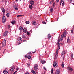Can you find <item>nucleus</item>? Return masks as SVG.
I'll return each mask as SVG.
<instances>
[{
	"instance_id": "56",
	"label": "nucleus",
	"mask_w": 74,
	"mask_h": 74,
	"mask_svg": "<svg viewBox=\"0 0 74 74\" xmlns=\"http://www.w3.org/2000/svg\"><path fill=\"white\" fill-rule=\"evenodd\" d=\"M16 70H18V68L16 69Z\"/></svg>"
},
{
	"instance_id": "24",
	"label": "nucleus",
	"mask_w": 74,
	"mask_h": 74,
	"mask_svg": "<svg viewBox=\"0 0 74 74\" xmlns=\"http://www.w3.org/2000/svg\"><path fill=\"white\" fill-rule=\"evenodd\" d=\"M27 58L28 59H31V56L30 55H29L27 56Z\"/></svg>"
},
{
	"instance_id": "55",
	"label": "nucleus",
	"mask_w": 74,
	"mask_h": 74,
	"mask_svg": "<svg viewBox=\"0 0 74 74\" xmlns=\"http://www.w3.org/2000/svg\"><path fill=\"white\" fill-rule=\"evenodd\" d=\"M73 29H74V27H73Z\"/></svg>"
},
{
	"instance_id": "29",
	"label": "nucleus",
	"mask_w": 74,
	"mask_h": 74,
	"mask_svg": "<svg viewBox=\"0 0 74 74\" xmlns=\"http://www.w3.org/2000/svg\"><path fill=\"white\" fill-rule=\"evenodd\" d=\"M31 72L32 73H36V71H34V70H32L31 71Z\"/></svg>"
},
{
	"instance_id": "43",
	"label": "nucleus",
	"mask_w": 74,
	"mask_h": 74,
	"mask_svg": "<svg viewBox=\"0 0 74 74\" xmlns=\"http://www.w3.org/2000/svg\"><path fill=\"white\" fill-rule=\"evenodd\" d=\"M72 1H73L72 0H70L69 1L70 3H72Z\"/></svg>"
},
{
	"instance_id": "15",
	"label": "nucleus",
	"mask_w": 74,
	"mask_h": 74,
	"mask_svg": "<svg viewBox=\"0 0 74 74\" xmlns=\"http://www.w3.org/2000/svg\"><path fill=\"white\" fill-rule=\"evenodd\" d=\"M1 10L2 12L3 13H5V9L3 8H1Z\"/></svg>"
},
{
	"instance_id": "21",
	"label": "nucleus",
	"mask_w": 74,
	"mask_h": 74,
	"mask_svg": "<svg viewBox=\"0 0 74 74\" xmlns=\"http://www.w3.org/2000/svg\"><path fill=\"white\" fill-rule=\"evenodd\" d=\"M11 23H12V25H14L15 24V21H12L11 22Z\"/></svg>"
},
{
	"instance_id": "32",
	"label": "nucleus",
	"mask_w": 74,
	"mask_h": 74,
	"mask_svg": "<svg viewBox=\"0 0 74 74\" xmlns=\"http://www.w3.org/2000/svg\"><path fill=\"white\" fill-rule=\"evenodd\" d=\"M27 34L28 36H29L30 35V32L27 31Z\"/></svg>"
},
{
	"instance_id": "23",
	"label": "nucleus",
	"mask_w": 74,
	"mask_h": 74,
	"mask_svg": "<svg viewBox=\"0 0 74 74\" xmlns=\"http://www.w3.org/2000/svg\"><path fill=\"white\" fill-rule=\"evenodd\" d=\"M19 29L20 30H22V29H23L22 27L21 26H20Z\"/></svg>"
},
{
	"instance_id": "54",
	"label": "nucleus",
	"mask_w": 74,
	"mask_h": 74,
	"mask_svg": "<svg viewBox=\"0 0 74 74\" xmlns=\"http://www.w3.org/2000/svg\"><path fill=\"white\" fill-rule=\"evenodd\" d=\"M16 2L18 1V0H16Z\"/></svg>"
},
{
	"instance_id": "45",
	"label": "nucleus",
	"mask_w": 74,
	"mask_h": 74,
	"mask_svg": "<svg viewBox=\"0 0 74 74\" xmlns=\"http://www.w3.org/2000/svg\"><path fill=\"white\" fill-rule=\"evenodd\" d=\"M56 1L57 2V3H58L59 1V0H56Z\"/></svg>"
},
{
	"instance_id": "2",
	"label": "nucleus",
	"mask_w": 74,
	"mask_h": 74,
	"mask_svg": "<svg viewBox=\"0 0 74 74\" xmlns=\"http://www.w3.org/2000/svg\"><path fill=\"white\" fill-rule=\"evenodd\" d=\"M6 45V40H5L4 39L3 41L2 46L3 47H5Z\"/></svg>"
},
{
	"instance_id": "34",
	"label": "nucleus",
	"mask_w": 74,
	"mask_h": 74,
	"mask_svg": "<svg viewBox=\"0 0 74 74\" xmlns=\"http://www.w3.org/2000/svg\"><path fill=\"white\" fill-rule=\"evenodd\" d=\"M53 73V68L51 70V73Z\"/></svg>"
},
{
	"instance_id": "53",
	"label": "nucleus",
	"mask_w": 74,
	"mask_h": 74,
	"mask_svg": "<svg viewBox=\"0 0 74 74\" xmlns=\"http://www.w3.org/2000/svg\"><path fill=\"white\" fill-rule=\"evenodd\" d=\"M57 58V57L56 56L55 57V58Z\"/></svg>"
},
{
	"instance_id": "40",
	"label": "nucleus",
	"mask_w": 74,
	"mask_h": 74,
	"mask_svg": "<svg viewBox=\"0 0 74 74\" xmlns=\"http://www.w3.org/2000/svg\"><path fill=\"white\" fill-rule=\"evenodd\" d=\"M23 42H26V40H24L23 41Z\"/></svg>"
},
{
	"instance_id": "17",
	"label": "nucleus",
	"mask_w": 74,
	"mask_h": 74,
	"mask_svg": "<svg viewBox=\"0 0 74 74\" xmlns=\"http://www.w3.org/2000/svg\"><path fill=\"white\" fill-rule=\"evenodd\" d=\"M32 24L33 25H36V21H33L32 22Z\"/></svg>"
},
{
	"instance_id": "42",
	"label": "nucleus",
	"mask_w": 74,
	"mask_h": 74,
	"mask_svg": "<svg viewBox=\"0 0 74 74\" xmlns=\"http://www.w3.org/2000/svg\"><path fill=\"white\" fill-rule=\"evenodd\" d=\"M53 7H55V5L54 3L53 4Z\"/></svg>"
},
{
	"instance_id": "9",
	"label": "nucleus",
	"mask_w": 74,
	"mask_h": 74,
	"mask_svg": "<svg viewBox=\"0 0 74 74\" xmlns=\"http://www.w3.org/2000/svg\"><path fill=\"white\" fill-rule=\"evenodd\" d=\"M68 69L69 70V71H71V72L72 71H73V69H72L70 67H69L68 68Z\"/></svg>"
},
{
	"instance_id": "22",
	"label": "nucleus",
	"mask_w": 74,
	"mask_h": 74,
	"mask_svg": "<svg viewBox=\"0 0 74 74\" xmlns=\"http://www.w3.org/2000/svg\"><path fill=\"white\" fill-rule=\"evenodd\" d=\"M48 38L49 39H50V38H51V35L50 34H48Z\"/></svg>"
},
{
	"instance_id": "60",
	"label": "nucleus",
	"mask_w": 74,
	"mask_h": 74,
	"mask_svg": "<svg viewBox=\"0 0 74 74\" xmlns=\"http://www.w3.org/2000/svg\"><path fill=\"white\" fill-rule=\"evenodd\" d=\"M52 1H51V2H50V3H52Z\"/></svg>"
},
{
	"instance_id": "11",
	"label": "nucleus",
	"mask_w": 74,
	"mask_h": 74,
	"mask_svg": "<svg viewBox=\"0 0 74 74\" xmlns=\"http://www.w3.org/2000/svg\"><path fill=\"white\" fill-rule=\"evenodd\" d=\"M67 43H68L69 44H70V43H71V40L70 39L68 38L67 40Z\"/></svg>"
},
{
	"instance_id": "8",
	"label": "nucleus",
	"mask_w": 74,
	"mask_h": 74,
	"mask_svg": "<svg viewBox=\"0 0 74 74\" xmlns=\"http://www.w3.org/2000/svg\"><path fill=\"white\" fill-rule=\"evenodd\" d=\"M18 40L20 42H22V38H21V37L18 38Z\"/></svg>"
},
{
	"instance_id": "39",
	"label": "nucleus",
	"mask_w": 74,
	"mask_h": 74,
	"mask_svg": "<svg viewBox=\"0 0 74 74\" xmlns=\"http://www.w3.org/2000/svg\"><path fill=\"white\" fill-rule=\"evenodd\" d=\"M73 32H74V30H72L71 31V33H73Z\"/></svg>"
},
{
	"instance_id": "38",
	"label": "nucleus",
	"mask_w": 74,
	"mask_h": 74,
	"mask_svg": "<svg viewBox=\"0 0 74 74\" xmlns=\"http://www.w3.org/2000/svg\"><path fill=\"white\" fill-rule=\"evenodd\" d=\"M63 0H61L60 2V3L62 4V3H63Z\"/></svg>"
},
{
	"instance_id": "51",
	"label": "nucleus",
	"mask_w": 74,
	"mask_h": 74,
	"mask_svg": "<svg viewBox=\"0 0 74 74\" xmlns=\"http://www.w3.org/2000/svg\"><path fill=\"white\" fill-rule=\"evenodd\" d=\"M25 74H29V73L28 72H26Z\"/></svg>"
},
{
	"instance_id": "47",
	"label": "nucleus",
	"mask_w": 74,
	"mask_h": 74,
	"mask_svg": "<svg viewBox=\"0 0 74 74\" xmlns=\"http://www.w3.org/2000/svg\"><path fill=\"white\" fill-rule=\"evenodd\" d=\"M28 54H29V55H30V54H31V52H29L28 53Z\"/></svg>"
},
{
	"instance_id": "28",
	"label": "nucleus",
	"mask_w": 74,
	"mask_h": 74,
	"mask_svg": "<svg viewBox=\"0 0 74 74\" xmlns=\"http://www.w3.org/2000/svg\"><path fill=\"white\" fill-rule=\"evenodd\" d=\"M41 63H42V64H44V63H45V61L42 60Z\"/></svg>"
},
{
	"instance_id": "14",
	"label": "nucleus",
	"mask_w": 74,
	"mask_h": 74,
	"mask_svg": "<svg viewBox=\"0 0 74 74\" xmlns=\"http://www.w3.org/2000/svg\"><path fill=\"white\" fill-rule=\"evenodd\" d=\"M3 73L4 74H7V73H8V71H7V70H4L3 71Z\"/></svg>"
},
{
	"instance_id": "3",
	"label": "nucleus",
	"mask_w": 74,
	"mask_h": 74,
	"mask_svg": "<svg viewBox=\"0 0 74 74\" xmlns=\"http://www.w3.org/2000/svg\"><path fill=\"white\" fill-rule=\"evenodd\" d=\"M2 21L3 23H4L6 21V19H5V16H3V17Z\"/></svg>"
},
{
	"instance_id": "58",
	"label": "nucleus",
	"mask_w": 74,
	"mask_h": 74,
	"mask_svg": "<svg viewBox=\"0 0 74 74\" xmlns=\"http://www.w3.org/2000/svg\"><path fill=\"white\" fill-rule=\"evenodd\" d=\"M21 44V43H19V44Z\"/></svg>"
},
{
	"instance_id": "4",
	"label": "nucleus",
	"mask_w": 74,
	"mask_h": 74,
	"mask_svg": "<svg viewBox=\"0 0 74 74\" xmlns=\"http://www.w3.org/2000/svg\"><path fill=\"white\" fill-rule=\"evenodd\" d=\"M34 68L35 70L37 71L38 69V65L36 64L34 66Z\"/></svg>"
},
{
	"instance_id": "41",
	"label": "nucleus",
	"mask_w": 74,
	"mask_h": 74,
	"mask_svg": "<svg viewBox=\"0 0 74 74\" xmlns=\"http://www.w3.org/2000/svg\"><path fill=\"white\" fill-rule=\"evenodd\" d=\"M43 24H45V25H46V24H47L46 22H43Z\"/></svg>"
},
{
	"instance_id": "36",
	"label": "nucleus",
	"mask_w": 74,
	"mask_h": 74,
	"mask_svg": "<svg viewBox=\"0 0 74 74\" xmlns=\"http://www.w3.org/2000/svg\"><path fill=\"white\" fill-rule=\"evenodd\" d=\"M56 55H57V54H58V50H56Z\"/></svg>"
},
{
	"instance_id": "59",
	"label": "nucleus",
	"mask_w": 74,
	"mask_h": 74,
	"mask_svg": "<svg viewBox=\"0 0 74 74\" xmlns=\"http://www.w3.org/2000/svg\"><path fill=\"white\" fill-rule=\"evenodd\" d=\"M60 5H61V3L60 4Z\"/></svg>"
},
{
	"instance_id": "6",
	"label": "nucleus",
	"mask_w": 74,
	"mask_h": 74,
	"mask_svg": "<svg viewBox=\"0 0 74 74\" xmlns=\"http://www.w3.org/2000/svg\"><path fill=\"white\" fill-rule=\"evenodd\" d=\"M60 70L59 69H57L56 70V74H59V73H60Z\"/></svg>"
},
{
	"instance_id": "5",
	"label": "nucleus",
	"mask_w": 74,
	"mask_h": 74,
	"mask_svg": "<svg viewBox=\"0 0 74 74\" xmlns=\"http://www.w3.org/2000/svg\"><path fill=\"white\" fill-rule=\"evenodd\" d=\"M66 35H67V32H66V31H64V33L63 34V36L65 37H66Z\"/></svg>"
},
{
	"instance_id": "18",
	"label": "nucleus",
	"mask_w": 74,
	"mask_h": 74,
	"mask_svg": "<svg viewBox=\"0 0 74 74\" xmlns=\"http://www.w3.org/2000/svg\"><path fill=\"white\" fill-rule=\"evenodd\" d=\"M23 31L24 33H26V32H27V29L25 28H24L23 29Z\"/></svg>"
},
{
	"instance_id": "37",
	"label": "nucleus",
	"mask_w": 74,
	"mask_h": 74,
	"mask_svg": "<svg viewBox=\"0 0 74 74\" xmlns=\"http://www.w3.org/2000/svg\"><path fill=\"white\" fill-rule=\"evenodd\" d=\"M64 2H63L62 4V6H64Z\"/></svg>"
},
{
	"instance_id": "49",
	"label": "nucleus",
	"mask_w": 74,
	"mask_h": 74,
	"mask_svg": "<svg viewBox=\"0 0 74 74\" xmlns=\"http://www.w3.org/2000/svg\"><path fill=\"white\" fill-rule=\"evenodd\" d=\"M5 0H2V2H4V1H5Z\"/></svg>"
},
{
	"instance_id": "1",
	"label": "nucleus",
	"mask_w": 74,
	"mask_h": 74,
	"mask_svg": "<svg viewBox=\"0 0 74 74\" xmlns=\"http://www.w3.org/2000/svg\"><path fill=\"white\" fill-rule=\"evenodd\" d=\"M59 42H60V38H58L57 42L58 50H59L60 49V44Z\"/></svg>"
},
{
	"instance_id": "48",
	"label": "nucleus",
	"mask_w": 74,
	"mask_h": 74,
	"mask_svg": "<svg viewBox=\"0 0 74 74\" xmlns=\"http://www.w3.org/2000/svg\"><path fill=\"white\" fill-rule=\"evenodd\" d=\"M43 69L44 70H46L47 69H46V68L45 67H44Z\"/></svg>"
},
{
	"instance_id": "50",
	"label": "nucleus",
	"mask_w": 74,
	"mask_h": 74,
	"mask_svg": "<svg viewBox=\"0 0 74 74\" xmlns=\"http://www.w3.org/2000/svg\"><path fill=\"white\" fill-rule=\"evenodd\" d=\"M17 72V71H16L14 72V73L15 74Z\"/></svg>"
},
{
	"instance_id": "44",
	"label": "nucleus",
	"mask_w": 74,
	"mask_h": 74,
	"mask_svg": "<svg viewBox=\"0 0 74 74\" xmlns=\"http://www.w3.org/2000/svg\"><path fill=\"white\" fill-rule=\"evenodd\" d=\"M15 10H18V8H15Z\"/></svg>"
},
{
	"instance_id": "57",
	"label": "nucleus",
	"mask_w": 74,
	"mask_h": 74,
	"mask_svg": "<svg viewBox=\"0 0 74 74\" xmlns=\"http://www.w3.org/2000/svg\"><path fill=\"white\" fill-rule=\"evenodd\" d=\"M33 74H36V73H34Z\"/></svg>"
},
{
	"instance_id": "25",
	"label": "nucleus",
	"mask_w": 74,
	"mask_h": 74,
	"mask_svg": "<svg viewBox=\"0 0 74 74\" xmlns=\"http://www.w3.org/2000/svg\"><path fill=\"white\" fill-rule=\"evenodd\" d=\"M29 7L30 9H33V6L32 5H29Z\"/></svg>"
},
{
	"instance_id": "31",
	"label": "nucleus",
	"mask_w": 74,
	"mask_h": 74,
	"mask_svg": "<svg viewBox=\"0 0 74 74\" xmlns=\"http://www.w3.org/2000/svg\"><path fill=\"white\" fill-rule=\"evenodd\" d=\"M22 37L23 38H25L26 37V35H23Z\"/></svg>"
},
{
	"instance_id": "10",
	"label": "nucleus",
	"mask_w": 74,
	"mask_h": 74,
	"mask_svg": "<svg viewBox=\"0 0 74 74\" xmlns=\"http://www.w3.org/2000/svg\"><path fill=\"white\" fill-rule=\"evenodd\" d=\"M15 66H14V67H12L11 68L10 70V71H14V70H15Z\"/></svg>"
},
{
	"instance_id": "19",
	"label": "nucleus",
	"mask_w": 74,
	"mask_h": 74,
	"mask_svg": "<svg viewBox=\"0 0 74 74\" xmlns=\"http://www.w3.org/2000/svg\"><path fill=\"white\" fill-rule=\"evenodd\" d=\"M24 16V15H18L17 16V17H18V18H19V17H21L22 16Z\"/></svg>"
},
{
	"instance_id": "16",
	"label": "nucleus",
	"mask_w": 74,
	"mask_h": 74,
	"mask_svg": "<svg viewBox=\"0 0 74 74\" xmlns=\"http://www.w3.org/2000/svg\"><path fill=\"white\" fill-rule=\"evenodd\" d=\"M65 53H66V51H63L61 53V55H64Z\"/></svg>"
},
{
	"instance_id": "52",
	"label": "nucleus",
	"mask_w": 74,
	"mask_h": 74,
	"mask_svg": "<svg viewBox=\"0 0 74 74\" xmlns=\"http://www.w3.org/2000/svg\"><path fill=\"white\" fill-rule=\"evenodd\" d=\"M32 53H35V52H36V51H34V52H32Z\"/></svg>"
},
{
	"instance_id": "27",
	"label": "nucleus",
	"mask_w": 74,
	"mask_h": 74,
	"mask_svg": "<svg viewBox=\"0 0 74 74\" xmlns=\"http://www.w3.org/2000/svg\"><path fill=\"white\" fill-rule=\"evenodd\" d=\"M50 11L51 12H53V8H51L50 9Z\"/></svg>"
},
{
	"instance_id": "13",
	"label": "nucleus",
	"mask_w": 74,
	"mask_h": 74,
	"mask_svg": "<svg viewBox=\"0 0 74 74\" xmlns=\"http://www.w3.org/2000/svg\"><path fill=\"white\" fill-rule=\"evenodd\" d=\"M63 34H62L60 38L61 41H63Z\"/></svg>"
},
{
	"instance_id": "46",
	"label": "nucleus",
	"mask_w": 74,
	"mask_h": 74,
	"mask_svg": "<svg viewBox=\"0 0 74 74\" xmlns=\"http://www.w3.org/2000/svg\"><path fill=\"white\" fill-rule=\"evenodd\" d=\"M27 55H25V58H27V56H27Z\"/></svg>"
},
{
	"instance_id": "33",
	"label": "nucleus",
	"mask_w": 74,
	"mask_h": 74,
	"mask_svg": "<svg viewBox=\"0 0 74 74\" xmlns=\"http://www.w3.org/2000/svg\"><path fill=\"white\" fill-rule=\"evenodd\" d=\"M61 66L62 67H64V65L63 62H62V64Z\"/></svg>"
},
{
	"instance_id": "12",
	"label": "nucleus",
	"mask_w": 74,
	"mask_h": 74,
	"mask_svg": "<svg viewBox=\"0 0 74 74\" xmlns=\"http://www.w3.org/2000/svg\"><path fill=\"white\" fill-rule=\"evenodd\" d=\"M30 4L31 5H33L34 3V2L33 1H30Z\"/></svg>"
},
{
	"instance_id": "20",
	"label": "nucleus",
	"mask_w": 74,
	"mask_h": 74,
	"mask_svg": "<svg viewBox=\"0 0 74 74\" xmlns=\"http://www.w3.org/2000/svg\"><path fill=\"white\" fill-rule=\"evenodd\" d=\"M56 64H57V63H56V62H55L53 64V66L54 67H55L56 66Z\"/></svg>"
},
{
	"instance_id": "26",
	"label": "nucleus",
	"mask_w": 74,
	"mask_h": 74,
	"mask_svg": "<svg viewBox=\"0 0 74 74\" xmlns=\"http://www.w3.org/2000/svg\"><path fill=\"white\" fill-rule=\"evenodd\" d=\"M25 23L26 24H29V23H30V22L29 21H26Z\"/></svg>"
},
{
	"instance_id": "7",
	"label": "nucleus",
	"mask_w": 74,
	"mask_h": 74,
	"mask_svg": "<svg viewBox=\"0 0 74 74\" xmlns=\"http://www.w3.org/2000/svg\"><path fill=\"white\" fill-rule=\"evenodd\" d=\"M7 33H8V31H5L3 33V36L4 37H5L6 36H7Z\"/></svg>"
},
{
	"instance_id": "35",
	"label": "nucleus",
	"mask_w": 74,
	"mask_h": 74,
	"mask_svg": "<svg viewBox=\"0 0 74 74\" xmlns=\"http://www.w3.org/2000/svg\"><path fill=\"white\" fill-rule=\"evenodd\" d=\"M71 58L72 59H73V54H71Z\"/></svg>"
},
{
	"instance_id": "30",
	"label": "nucleus",
	"mask_w": 74,
	"mask_h": 74,
	"mask_svg": "<svg viewBox=\"0 0 74 74\" xmlns=\"http://www.w3.org/2000/svg\"><path fill=\"white\" fill-rule=\"evenodd\" d=\"M6 16L8 17V18L9 17V16H10V14L7 13L6 14Z\"/></svg>"
}]
</instances>
